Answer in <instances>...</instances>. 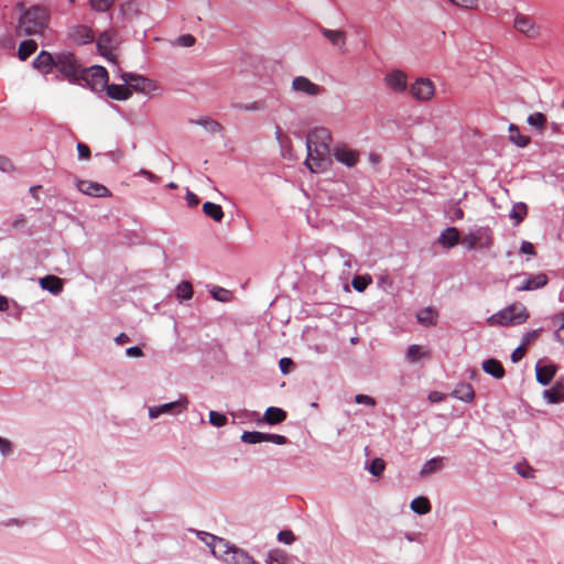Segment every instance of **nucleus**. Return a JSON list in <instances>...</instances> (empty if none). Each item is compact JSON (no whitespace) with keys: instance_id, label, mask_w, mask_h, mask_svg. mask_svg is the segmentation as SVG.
Instances as JSON below:
<instances>
[{"instance_id":"1","label":"nucleus","mask_w":564,"mask_h":564,"mask_svg":"<svg viewBox=\"0 0 564 564\" xmlns=\"http://www.w3.org/2000/svg\"><path fill=\"white\" fill-rule=\"evenodd\" d=\"M330 132L325 128H315L307 134L305 164L311 172H323L330 165Z\"/></svg>"},{"instance_id":"2","label":"nucleus","mask_w":564,"mask_h":564,"mask_svg":"<svg viewBox=\"0 0 564 564\" xmlns=\"http://www.w3.org/2000/svg\"><path fill=\"white\" fill-rule=\"evenodd\" d=\"M20 17L17 24V33L20 36L43 35L50 23L48 10L40 4L25 8L19 3Z\"/></svg>"},{"instance_id":"3","label":"nucleus","mask_w":564,"mask_h":564,"mask_svg":"<svg viewBox=\"0 0 564 564\" xmlns=\"http://www.w3.org/2000/svg\"><path fill=\"white\" fill-rule=\"evenodd\" d=\"M530 317L527 307L516 302L487 318L489 326H517L525 323Z\"/></svg>"},{"instance_id":"4","label":"nucleus","mask_w":564,"mask_h":564,"mask_svg":"<svg viewBox=\"0 0 564 564\" xmlns=\"http://www.w3.org/2000/svg\"><path fill=\"white\" fill-rule=\"evenodd\" d=\"M462 245L469 250H488L494 245V232L490 227H478L463 236Z\"/></svg>"},{"instance_id":"5","label":"nucleus","mask_w":564,"mask_h":564,"mask_svg":"<svg viewBox=\"0 0 564 564\" xmlns=\"http://www.w3.org/2000/svg\"><path fill=\"white\" fill-rule=\"evenodd\" d=\"M78 79L85 80L93 90L100 91L108 85V72L102 66H91L82 69Z\"/></svg>"},{"instance_id":"6","label":"nucleus","mask_w":564,"mask_h":564,"mask_svg":"<svg viewBox=\"0 0 564 564\" xmlns=\"http://www.w3.org/2000/svg\"><path fill=\"white\" fill-rule=\"evenodd\" d=\"M55 67L70 82L78 79L83 69L72 53L58 54Z\"/></svg>"},{"instance_id":"7","label":"nucleus","mask_w":564,"mask_h":564,"mask_svg":"<svg viewBox=\"0 0 564 564\" xmlns=\"http://www.w3.org/2000/svg\"><path fill=\"white\" fill-rule=\"evenodd\" d=\"M121 79L129 85L130 90H134L142 94H149L156 89V85L152 79L143 77L141 75L123 73Z\"/></svg>"},{"instance_id":"8","label":"nucleus","mask_w":564,"mask_h":564,"mask_svg":"<svg viewBox=\"0 0 564 564\" xmlns=\"http://www.w3.org/2000/svg\"><path fill=\"white\" fill-rule=\"evenodd\" d=\"M291 88L296 94L306 95L310 97H316L324 93V88L313 83L305 76H296L293 78Z\"/></svg>"},{"instance_id":"9","label":"nucleus","mask_w":564,"mask_h":564,"mask_svg":"<svg viewBox=\"0 0 564 564\" xmlns=\"http://www.w3.org/2000/svg\"><path fill=\"white\" fill-rule=\"evenodd\" d=\"M410 94L420 101H427L434 96L435 86L427 78H419L410 86Z\"/></svg>"},{"instance_id":"10","label":"nucleus","mask_w":564,"mask_h":564,"mask_svg":"<svg viewBox=\"0 0 564 564\" xmlns=\"http://www.w3.org/2000/svg\"><path fill=\"white\" fill-rule=\"evenodd\" d=\"M206 538H209L212 542H207V545L210 547L214 556L225 560V556L229 554L234 545H231L228 541L223 538H218L214 534L204 533Z\"/></svg>"},{"instance_id":"11","label":"nucleus","mask_w":564,"mask_h":564,"mask_svg":"<svg viewBox=\"0 0 564 564\" xmlns=\"http://www.w3.org/2000/svg\"><path fill=\"white\" fill-rule=\"evenodd\" d=\"M77 188L82 193L94 197L110 196V192L106 186L93 181H78Z\"/></svg>"},{"instance_id":"12","label":"nucleus","mask_w":564,"mask_h":564,"mask_svg":"<svg viewBox=\"0 0 564 564\" xmlns=\"http://www.w3.org/2000/svg\"><path fill=\"white\" fill-rule=\"evenodd\" d=\"M514 28L517 31L525 34L529 37H535L539 34V29L535 26L531 18L518 14L514 19Z\"/></svg>"},{"instance_id":"13","label":"nucleus","mask_w":564,"mask_h":564,"mask_svg":"<svg viewBox=\"0 0 564 564\" xmlns=\"http://www.w3.org/2000/svg\"><path fill=\"white\" fill-rule=\"evenodd\" d=\"M187 401L186 399L184 401L178 400L176 402H170L162 404L160 406H153L149 409V415L152 419H155L164 413H174V412H181L186 408Z\"/></svg>"},{"instance_id":"14","label":"nucleus","mask_w":564,"mask_h":564,"mask_svg":"<svg viewBox=\"0 0 564 564\" xmlns=\"http://www.w3.org/2000/svg\"><path fill=\"white\" fill-rule=\"evenodd\" d=\"M386 84L395 93H402L406 88V75L402 70H393L384 78Z\"/></svg>"},{"instance_id":"15","label":"nucleus","mask_w":564,"mask_h":564,"mask_svg":"<svg viewBox=\"0 0 564 564\" xmlns=\"http://www.w3.org/2000/svg\"><path fill=\"white\" fill-rule=\"evenodd\" d=\"M224 562L226 564H256V561L245 550L234 545Z\"/></svg>"},{"instance_id":"16","label":"nucleus","mask_w":564,"mask_h":564,"mask_svg":"<svg viewBox=\"0 0 564 564\" xmlns=\"http://www.w3.org/2000/svg\"><path fill=\"white\" fill-rule=\"evenodd\" d=\"M69 36L77 44H87L94 41L93 31L86 25L74 26L69 32Z\"/></svg>"},{"instance_id":"17","label":"nucleus","mask_w":564,"mask_h":564,"mask_svg":"<svg viewBox=\"0 0 564 564\" xmlns=\"http://www.w3.org/2000/svg\"><path fill=\"white\" fill-rule=\"evenodd\" d=\"M438 241L444 248H453L458 242L462 243L459 230L455 227L446 228L441 234Z\"/></svg>"},{"instance_id":"18","label":"nucleus","mask_w":564,"mask_h":564,"mask_svg":"<svg viewBox=\"0 0 564 564\" xmlns=\"http://www.w3.org/2000/svg\"><path fill=\"white\" fill-rule=\"evenodd\" d=\"M334 155L338 162L344 163L347 166H354L359 159L357 151L345 147L335 149Z\"/></svg>"},{"instance_id":"19","label":"nucleus","mask_w":564,"mask_h":564,"mask_svg":"<svg viewBox=\"0 0 564 564\" xmlns=\"http://www.w3.org/2000/svg\"><path fill=\"white\" fill-rule=\"evenodd\" d=\"M107 95L109 98L115 100H127L132 96L129 85H117L110 84L106 87Z\"/></svg>"},{"instance_id":"20","label":"nucleus","mask_w":564,"mask_h":564,"mask_svg":"<svg viewBox=\"0 0 564 564\" xmlns=\"http://www.w3.org/2000/svg\"><path fill=\"white\" fill-rule=\"evenodd\" d=\"M286 412L281 408L270 406L265 410L263 420L270 425H275L284 422Z\"/></svg>"},{"instance_id":"21","label":"nucleus","mask_w":564,"mask_h":564,"mask_svg":"<svg viewBox=\"0 0 564 564\" xmlns=\"http://www.w3.org/2000/svg\"><path fill=\"white\" fill-rule=\"evenodd\" d=\"M40 285L53 294H58L63 290V280L56 275H46L40 280Z\"/></svg>"},{"instance_id":"22","label":"nucleus","mask_w":564,"mask_h":564,"mask_svg":"<svg viewBox=\"0 0 564 564\" xmlns=\"http://www.w3.org/2000/svg\"><path fill=\"white\" fill-rule=\"evenodd\" d=\"M56 58L46 51H42L33 61V67L48 73L47 68L55 67Z\"/></svg>"},{"instance_id":"23","label":"nucleus","mask_w":564,"mask_h":564,"mask_svg":"<svg viewBox=\"0 0 564 564\" xmlns=\"http://www.w3.org/2000/svg\"><path fill=\"white\" fill-rule=\"evenodd\" d=\"M536 380L543 386L549 384L555 376L556 367L554 365L536 366Z\"/></svg>"},{"instance_id":"24","label":"nucleus","mask_w":564,"mask_h":564,"mask_svg":"<svg viewBox=\"0 0 564 564\" xmlns=\"http://www.w3.org/2000/svg\"><path fill=\"white\" fill-rule=\"evenodd\" d=\"M437 311L433 307H425L417 312V322L423 326H434L437 323Z\"/></svg>"},{"instance_id":"25","label":"nucleus","mask_w":564,"mask_h":564,"mask_svg":"<svg viewBox=\"0 0 564 564\" xmlns=\"http://www.w3.org/2000/svg\"><path fill=\"white\" fill-rule=\"evenodd\" d=\"M508 130L510 142L520 148H525L529 145L531 138L529 135L521 134L517 124L510 123Z\"/></svg>"},{"instance_id":"26","label":"nucleus","mask_w":564,"mask_h":564,"mask_svg":"<svg viewBox=\"0 0 564 564\" xmlns=\"http://www.w3.org/2000/svg\"><path fill=\"white\" fill-rule=\"evenodd\" d=\"M547 283V276L544 273H539L527 279L519 288L521 291H531L543 288Z\"/></svg>"},{"instance_id":"27","label":"nucleus","mask_w":564,"mask_h":564,"mask_svg":"<svg viewBox=\"0 0 564 564\" xmlns=\"http://www.w3.org/2000/svg\"><path fill=\"white\" fill-rule=\"evenodd\" d=\"M230 107L235 110L246 111V112H258L267 109V104L264 100H254L248 104L243 102H234Z\"/></svg>"},{"instance_id":"28","label":"nucleus","mask_w":564,"mask_h":564,"mask_svg":"<svg viewBox=\"0 0 564 564\" xmlns=\"http://www.w3.org/2000/svg\"><path fill=\"white\" fill-rule=\"evenodd\" d=\"M323 35L335 46L343 48L346 43V34L340 30L322 29Z\"/></svg>"},{"instance_id":"29","label":"nucleus","mask_w":564,"mask_h":564,"mask_svg":"<svg viewBox=\"0 0 564 564\" xmlns=\"http://www.w3.org/2000/svg\"><path fill=\"white\" fill-rule=\"evenodd\" d=\"M111 42L112 36L108 31L102 32L97 39V47L101 55L106 56L108 59H111Z\"/></svg>"},{"instance_id":"30","label":"nucleus","mask_w":564,"mask_h":564,"mask_svg":"<svg viewBox=\"0 0 564 564\" xmlns=\"http://www.w3.org/2000/svg\"><path fill=\"white\" fill-rule=\"evenodd\" d=\"M543 395L549 403L564 402V386L555 383L552 388L544 390Z\"/></svg>"},{"instance_id":"31","label":"nucleus","mask_w":564,"mask_h":564,"mask_svg":"<svg viewBox=\"0 0 564 564\" xmlns=\"http://www.w3.org/2000/svg\"><path fill=\"white\" fill-rule=\"evenodd\" d=\"M482 369L485 372L491 375L497 379H501L505 376V369L501 362L497 359H488L482 362Z\"/></svg>"},{"instance_id":"32","label":"nucleus","mask_w":564,"mask_h":564,"mask_svg":"<svg viewBox=\"0 0 564 564\" xmlns=\"http://www.w3.org/2000/svg\"><path fill=\"white\" fill-rule=\"evenodd\" d=\"M191 123L200 126L210 133H221L224 131L223 124L209 117H203L198 120H191Z\"/></svg>"},{"instance_id":"33","label":"nucleus","mask_w":564,"mask_h":564,"mask_svg":"<svg viewBox=\"0 0 564 564\" xmlns=\"http://www.w3.org/2000/svg\"><path fill=\"white\" fill-rule=\"evenodd\" d=\"M203 212L206 216L218 223L224 218L221 206L212 202H206L203 204Z\"/></svg>"},{"instance_id":"34","label":"nucleus","mask_w":564,"mask_h":564,"mask_svg":"<svg viewBox=\"0 0 564 564\" xmlns=\"http://www.w3.org/2000/svg\"><path fill=\"white\" fill-rule=\"evenodd\" d=\"M37 48V44L33 40H25L20 43L18 48V57L21 61H26Z\"/></svg>"},{"instance_id":"35","label":"nucleus","mask_w":564,"mask_h":564,"mask_svg":"<svg viewBox=\"0 0 564 564\" xmlns=\"http://www.w3.org/2000/svg\"><path fill=\"white\" fill-rule=\"evenodd\" d=\"M453 394L455 398H457L462 401L469 402L474 399L475 392H474L473 387L469 383H459L455 388Z\"/></svg>"},{"instance_id":"36","label":"nucleus","mask_w":564,"mask_h":564,"mask_svg":"<svg viewBox=\"0 0 564 564\" xmlns=\"http://www.w3.org/2000/svg\"><path fill=\"white\" fill-rule=\"evenodd\" d=\"M443 466V458L442 457H434L430 460H427L421 471H420V475L421 477H427L430 476L431 474L440 470Z\"/></svg>"},{"instance_id":"37","label":"nucleus","mask_w":564,"mask_h":564,"mask_svg":"<svg viewBox=\"0 0 564 564\" xmlns=\"http://www.w3.org/2000/svg\"><path fill=\"white\" fill-rule=\"evenodd\" d=\"M411 509L417 514H426L431 511V503L425 497H417L411 501Z\"/></svg>"},{"instance_id":"38","label":"nucleus","mask_w":564,"mask_h":564,"mask_svg":"<svg viewBox=\"0 0 564 564\" xmlns=\"http://www.w3.org/2000/svg\"><path fill=\"white\" fill-rule=\"evenodd\" d=\"M267 564H291V560L284 551L272 550L268 554Z\"/></svg>"},{"instance_id":"39","label":"nucleus","mask_w":564,"mask_h":564,"mask_svg":"<svg viewBox=\"0 0 564 564\" xmlns=\"http://www.w3.org/2000/svg\"><path fill=\"white\" fill-rule=\"evenodd\" d=\"M527 121L531 127L535 128L539 131L544 130L546 126V117L542 112L531 113L528 117Z\"/></svg>"},{"instance_id":"40","label":"nucleus","mask_w":564,"mask_h":564,"mask_svg":"<svg viewBox=\"0 0 564 564\" xmlns=\"http://www.w3.org/2000/svg\"><path fill=\"white\" fill-rule=\"evenodd\" d=\"M528 207L524 203H518L513 205L510 212V218L516 220V225H519L527 216Z\"/></svg>"},{"instance_id":"41","label":"nucleus","mask_w":564,"mask_h":564,"mask_svg":"<svg viewBox=\"0 0 564 564\" xmlns=\"http://www.w3.org/2000/svg\"><path fill=\"white\" fill-rule=\"evenodd\" d=\"M241 441L248 444H258L264 442V433L262 432H243L241 435Z\"/></svg>"},{"instance_id":"42","label":"nucleus","mask_w":564,"mask_h":564,"mask_svg":"<svg viewBox=\"0 0 564 564\" xmlns=\"http://www.w3.org/2000/svg\"><path fill=\"white\" fill-rule=\"evenodd\" d=\"M177 297L181 300H189L193 296V286L189 282H182L176 289Z\"/></svg>"},{"instance_id":"43","label":"nucleus","mask_w":564,"mask_h":564,"mask_svg":"<svg viewBox=\"0 0 564 564\" xmlns=\"http://www.w3.org/2000/svg\"><path fill=\"white\" fill-rule=\"evenodd\" d=\"M424 356L426 352L419 345H411L408 349L406 357L411 362H416Z\"/></svg>"},{"instance_id":"44","label":"nucleus","mask_w":564,"mask_h":564,"mask_svg":"<svg viewBox=\"0 0 564 564\" xmlns=\"http://www.w3.org/2000/svg\"><path fill=\"white\" fill-rule=\"evenodd\" d=\"M384 469H386V463L382 458H375L369 466L370 474L376 477L381 476L383 474Z\"/></svg>"},{"instance_id":"45","label":"nucleus","mask_w":564,"mask_h":564,"mask_svg":"<svg viewBox=\"0 0 564 564\" xmlns=\"http://www.w3.org/2000/svg\"><path fill=\"white\" fill-rule=\"evenodd\" d=\"M370 282H371L370 278L357 275L352 279L351 284L356 291L364 292L367 289V286L370 284Z\"/></svg>"},{"instance_id":"46","label":"nucleus","mask_w":564,"mask_h":564,"mask_svg":"<svg viewBox=\"0 0 564 564\" xmlns=\"http://www.w3.org/2000/svg\"><path fill=\"white\" fill-rule=\"evenodd\" d=\"M113 2L115 0H90V6L98 12H105L112 7Z\"/></svg>"},{"instance_id":"47","label":"nucleus","mask_w":564,"mask_h":564,"mask_svg":"<svg viewBox=\"0 0 564 564\" xmlns=\"http://www.w3.org/2000/svg\"><path fill=\"white\" fill-rule=\"evenodd\" d=\"M212 295L215 300L219 301V302H229L231 300V293L226 290V289H223V288H215L213 291H212Z\"/></svg>"},{"instance_id":"48","label":"nucleus","mask_w":564,"mask_h":564,"mask_svg":"<svg viewBox=\"0 0 564 564\" xmlns=\"http://www.w3.org/2000/svg\"><path fill=\"white\" fill-rule=\"evenodd\" d=\"M209 422L214 426L220 427L227 423V417H226V415H224L221 413H218L216 411H210L209 412Z\"/></svg>"},{"instance_id":"49","label":"nucleus","mask_w":564,"mask_h":564,"mask_svg":"<svg viewBox=\"0 0 564 564\" xmlns=\"http://www.w3.org/2000/svg\"><path fill=\"white\" fill-rule=\"evenodd\" d=\"M516 469H517V473L524 478H533L534 477V469L525 463L518 464L516 466Z\"/></svg>"},{"instance_id":"50","label":"nucleus","mask_w":564,"mask_h":564,"mask_svg":"<svg viewBox=\"0 0 564 564\" xmlns=\"http://www.w3.org/2000/svg\"><path fill=\"white\" fill-rule=\"evenodd\" d=\"M451 3H453L456 7L463 8V9H476L478 4V0H448Z\"/></svg>"},{"instance_id":"51","label":"nucleus","mask_w":564,"mask_h":564,"mask_svg":"<svg viewBox=\"0 0 564 564\" xmlns=\"http://www.w3.org/2000/svg\"><path fill=\"white\" fill-rule=\"evenodd\" d=\"M278 540L282 543L291 544L295 541V535L291 530H283L279 532Z\"/></svg>"},{"instance_id":"52","label":"nucleus","mask_w":564,"mask_h":564,"mask_svg":"<svg viewBox=\"0 0 564 564\" xmlns=\"http://www.w3.org/2000/svg\"><path fill=\"white\" fill-rule=\"evenodd\" d=\"M264 442H271L278 445H284L288 443V438L280 434H267L264 433Z\"/></svg>"},{"instance_id":"53","label":"nucleus","mask_w":564,"mask_h":564,"mask_svg":"<svg viewBox=\"0 0 564 564\" xmlns=\"http://www.w3.org/2000/svg\"><path fill=\"white\" fill-rule=\"evenodd\" d=\"M77 151L80 160H89L91 156L89 147L83 142L77 143Z\"/></svg>"},{"instance_id":"54","label":"nucleus","mask_w":564,"mask_h":564,"mask_svg":"<svg viewBox=\"0 0 564 564\" xmlns=\"http://www.w3.org/2000/svg\"><path fill=\"white\" fill-rule=\"evenodd\" d=\"M561 321V326L555 330L554 337L557 341L564 345V313L556 316Z\"/></svg>"},{"instance_id":"55","label":"nucleus","mask_w":564,"mask_h":564,"mask_svg":"<svg viewBox=\"0 0 564 564\" xmlns=\"http://www.w3.org/2000/svg\"><path fill=\"white\" fill-rule=\"evenodd\" d=\"M195 37L192 34H184L177 39V43L184 47H191L195 44Z\"/></svg>"},{"instance_id":"56","label":"nucleus","mask_w":564,"mask_h":564,"mask_svg":"<svg viewBox=\"0 0 564 564\" xmlns=\"http://www.w3.org/2000/svg\"><path fill=\"white\" fill-rule=\"evenodd\" d=\"M355 402L358 403V404H367V405H370V406H375L376 405L375 399L369 397V395H366V394H357L355 397Z\"/></svg>"},{"instance_id":"57","label":"nucleus","mask_w":564,"mask_h":564,"mask_svg":"<svg viewBox=\"0 0 564 564\" xmlns=\"http://www.w3.org/2000/svg\"><path fill=\"white\" fill-rule=\"evenodd\" d=\"M293 365V360L288 357L281 358L279 361L280 369L283 373H288Z\"/></svg>"},{"instance_id":"58","label":"nucleus","mask_w":564,"mask_h":564,"mask_svg":"<svg viewBox=\"0 0 564 564\" xmlns=\"http://www.w3.org/2000/svg\"><path fill=\"white\" fill-rule=\"evenodd\" d=\"M520 250L522 253L534 256L535 249L534 246L530 241H522Z\"/></svg>"},{"instance_id":"59","label":"nucleus","mask_w":564,"mask_h":564,"mask_svg":"<svg viewBox=\"0 0 564 564\" xmlns=\"http://www.w3.org/2000/svg\"><path fill=\"white\" fill-rule=\"evenodd\" d=\"M524 354H525V347L523 345L516 348L511 355L512 361L518 362L519 360H521L523 358Z\"/></svg>"},{"instance_id":"60","label":"nucleus","mask_w":564,"mask_h":564,"mask_svg":"<svg viewBox=\"0 0 564 564\" xmlns=\"http://www.w3.org/2000/svg\"><path fill=\"white\" fill-rule=\"evenodd\" d=\"M539 329L527 333L523 339V346L534 341L539 337Z\"/></svg>"},{"instance_id":"61","label":"nucleus","mask_w":564,"mask_h":564,"mask_svg":"<svg viewBox=\"0 0 564 564\" xmlns=\"http://www.w3.org/2000/svg\"><path fill=\"white\" fill-rule=\"evenodd\" d=\"M126 355L128 357H142L143 356V351L140 347H130L126 350Z\"/></svg>"},{"instance_id":"62","label":"nucleus","mask_w":564,"mask_h":564,"mask_svg":"<svg viewBox=\"0 0 564 564\" xmlns=\"http://www.w3.org/2000/svg\"><path fill=\"white\" fill-rule=\"evenodd\" d=\"M186 200H187V204L189 206H197L199 204V198L196 194H194L193 192H187L186 194Z\"/></svg>"},{"instance_id":"63","label":"nucleus","mask_w":564,"mask_h":564,"mask_svg":"<svg viewBox=\"0 0 564 564\" xmlns=\"http://www.w3.org/2000/svg\"><path fill=\"white\" fill-rule=\"evenodd\" d=\"M0 170H2L3 172L12 170L11 161L4 156H0Z\"/></svg>"},{"instance_id":"64","label":"nucleus","mask_w":564,"mask_h":564,"mask_svg":"<svg viewBox=\"0 0 564 564\" xmlns=\"http://www.w3.org/2000/svg\"><path fill=\"white\" fill-rule=\"evenodd\" d=\"M25 224H26V219H25V217H24V216H22V215H20V216H18V217L13 220V223H12V227H13V228H15V229H18V228H20V227L24 226Z\"/></svg>"}]
</instances>
